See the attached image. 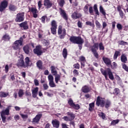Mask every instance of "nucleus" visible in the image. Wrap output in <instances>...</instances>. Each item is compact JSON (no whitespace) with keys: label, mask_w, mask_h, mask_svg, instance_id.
Listing matches in <instances>:
<instances>
[{"label":"nucleus","mask_w":128,"mask_h":128,"mask_svg":"<svg viewBox=\"0 0 128 128\" xmlns=\"http://www.w3.org/2000/svg\"><path fill=\"white\" fill-rule=\"evenodd\" d=\"M33 52L38 56H42L44 54V52L42 50V46L40 44L36 46L33 50Z\"/></svg>","instance_id":"1a4fd4ad"},{"label":"nucleus","mask_w":128,"mask_h":128,"mask_svg":"<svg viewBox=\"0 0 128 128\" xmlns=\"http://www.w3.org/2000/svg\"><path fill=\"white\" fill-rule=\"evenodd\" d=\"M48 16H42L41 18V22H42V24H46V18H47Z\"/></svg>","instance_id":"864d4df0"},{"label":"nucleus","mask_w":128,"mask_h":128,"mask_svg":"<svg viewBox=\"0 0 128 128\" xmlns=\"http://www.w3.org/2000/svg\"><path fill=\"white\" fill-rule=\"evenodd\" d=\"M77 24L78 28H82V22H80V21L78 20Z\"/></svg>","instance_id":"69168bd1"},{"label":"nucleus","mask_w":128,"mask_h":128,"mask_svg":"<svg viewBox=\"0 0 128 128\" xmlns=\"http://www.w3.org/2000/svg\"><path fill=\"white\" fill-rule=\"evenodd\" d=\"M74 68H76L77 70H80V64L77 63L73 65Z\"/></svg>","instance_id":"e2e57ef3"},{"label":"nucleus","mask_w":128,"mask_h":128,"mask_svg":"<svg viewBox=\"0 0 128 128\" xmlns=\"http://www.w3.org/2000/svg\"><path fill=\"white\" fill-rule=\"evenodd\" d=\"M71 16L73 20H78V18H82V14L78 12H74L72 14Z\"/></svg>","instance_id":"6ab92c4d"},{"label":"nucleus","mask_w":128,"mask_h":128,"mask_svg":"<svg viewBox=\"0 0 128 128\" xmlns=\"http://www.w3.org/2000/svg\"><path fill=\"white\" fill-rule=\"evenodd\" d=\"M2 120L4 124L6 122V116H10V106L6 108V110H2L0 112Z\"/></svg>","instance_id":"39448f33"},{"label":"nucleus","mask_w":128,"mask_h":128,"mask_svg":"<svg viewBox=\"0 0 128 128\" xmlns=\"http://www.w3.org/2000/svg\"><path fill=\"white\" fill-rule=\"evenodd\" d=\"M94 45L90 47V50L92 52L94 58H96L98 59V50L99 48L100 50H104V44L102 42H100L98 44V42H94V40H93Z\"/></svg>","instance_id":"f257e3e1"},{"label":"nucleus","mask_w":128,"mask_h":128,"mask_svg":"<svg viewBox=\"0 0 128 128\" xmlns=\"http://www.w3.org/2000/svg\"><path fill=\"white\" fill-rule=\"evenodd\" d=\"M119 14L122 18H124V12H122V10L119 12Z\"/></svg>","instance_id":"338daca9"},{"label":"nucleus","mask_w":128,"mask_h":128,"mask_svg":"<svg viewBox=\"0 0 128 128\" xmlns=\"http://www.w3.org/2000/svg\"><path fill=\"white\" fill-rule=\"evenodd\" d=\"M112 106V102L110 100H106L104 102V106H105V108L108 110V108H110Z\"/></svg>","instance_id":"cd10ccee"},{"label":"nucleus","mask_w":128,"mask_h":128,"mask_svg":"<svg viewBox=\"0 0 128 128\" xmlns=\"http://www.w3.org/2000/svg\"><path fill=\"white\" fill-rule=\"evenodd\" d=\"M24 90L20 89L18 90V96L19 98H22V96H24Z\"/></svg>","instance_id":"79ce46f5"},{"label":"nucleus","mask_w":128,"mask_h":128,"mask_svg":"<svg viewBox=\"0 0 128 128\" xmlns=\"http://www.w3.org/2000/svg\"><path fill=\"white\" fill-rule=\"evenodd\" d=\"M79 60L80 62H86V57L84 56H80L79 58Z\"/></svg>","instance_id":"8fccbe9b"},{"label":"nucleus","mask_w":128,"mask_h":128,"mask_svg":"<svg viewBox=\"0 0 128 128\" xmlns=\"http://www.w3.org/2000/svg\"><path fill=\"white\" fill-rule=\"evenodd\" d=\"M56 28H58V24L56 20H53L51 22L50 30L52 34H56Z\"/></svg>","instance_id":"9d476101"},{"label":"nucleus","mask_w":128,"mask_h":128,"mask_svg":"<svg viewBox=\"0 0 128 128\" xmlns=\"http://www.w3.org/2000/svg\"><path fill=\"white\" fill-rule=\"evenodd\" d=\"M95 24H96V27L97 28H100V27L102 26V24H100V23L99 22L98 20H96L95 22Z\"/></svg>","instance_id":"6e6d98bb"},{"label":"nucleus","mask_w":128,"mask_h":128,"mask_svg":"<svg viewBox=\"0 0 128 128\" xmlns=\"http://www.w3.org/2000/svg\"><path fill=\"white\" fill-rule=\"evenodd\" d=\"M82 92H84V94H86L90 92V88L88 87V86L86 85H85L82 88Z\"/></svg>","instance_id":"5701e85b"},{"label":"nucleus","mask_w":128,"mask_h":128,"mask_svg":"<svg viewBox=\"0 0 128 128\" xmlns=\"http://www.w3.org/2000/svg\"><path fill=\"white\" fill-rule=\"evenodd\" d=\"M58 34L59 36V38L64 40L66 35V28H62V26H59L58 27Z\"/></svg>","instance_id":"20e7f679"},{"label":"nucleus","mask_w":128,"mask_h":128,"mask_svg":"<svg viewBox=\"0 0 128 128\" xmlns=\"http://www.w3.org/2000/svg\"><path fill=\"white\" fill-rule=\"evenodd\" d=\"M42 0H39L38 2V8H42Z\"/></svg>","instance_id":"774afa93"},{"label":"nucleus","mask_w":128,"mask_h":128,"mask_svg":"<svg viewBox=\"0 0 128 128\" xmlns=\"http://www.w3.org/2000/svg\"><path fill=\"white\" fill-rule=\"evenodd\" d=\"M24 42V39L22 37L20 38L19 40H16L14 42L13 44L12 48L15 50H20V46H22V43Z\"/></svg>","instance_id":"423d86ee"},{"label":"nucleus","mask_w":128,"mask_h":128,"mask_svg":"<svg viewBox=\"0 0 128 128\" xmlns=\"http://www.w3.org/2000/svg\"><path fill=\"white\" fill-rule=\"evenodd\" d=\"M52 124L53 126V128H60V121H58V120L55 119L52 120Z\"/></svg>","instance_id":"aec40b11"},{"label":"nucleus","mask_w":128,"mask_h":128,"mask_svg":"<svg viewBox=\"0 0 128 128\" xmlns=\"http://www.w3.org/2000/svg\"><path fill=\"white\" fill-rule=\"evenodd\" d=\"M120 60L122 62H123V64H126V62H128V58H126V54H122L120 56Z\"/></svg>","instance_id":"bb28decb"},{"label":"nucleus","mask_w":128,"mask_h":128,"mask_svg":"<svg viewBox=\"0 0 128 128\" xmlns=\"http://www.w3.org/2000/svg\"><path fill=\"white\" fill-rule=\"evenodd\" d=\"M29 11L32 12L33 14V18H38V11L36 8H29Z\"/></svg>","instance_id":"2eb2a0df"},{"label":"nucleus","mask_w":128,"mask_h":128,"mask_svg":"<svg viewBox=\"0 0 128 128\" xmlns=\"http://www.w3.org/2000/svg\"><path fill=\"white\" fill-rule=\"evenodd\" d=\"M54 76H55V82L56 84H58V82L60 80V75L57 74Z\"/></svg>","instance_id":"4c0bfd02"},{"label":"nucleus","mask_w":128,"mask_h":128,"mask_svg":"<svg viewBox=\"0 0 128 128\" xmlns=\"http://www.w3.org/2000/svg\"><path fill=\"white\" fill-rule=\"evenodd\" d=\"M102 60L107 66H112V61L110 60V59L108 58L103 57Z\"/></svg>","instance_id":"412c9836"},{"label":"nucleus","mask_w":128,"mask_h":128,"mask_svg":"<svg viewBox=\"0 0 128 128\" xmlns=\"http://www.w3.org/2000/svg\"><path fill=\"white\" fill-rule=\"evenodd\" d=\"M100 12L103 16H106V10H104V7H102V6H100Z\"/></svg>","instance_id":"72a5a7b5"},{"label":"nucleus","mask_w":128,"mask_h":128,"mask_svg":"<svg viewBox=\"0 0 128 128\" xmlns=\"http://www.w3.org/2000/svg\"><path fill=\"white\" fill-rule=\"evenodd\" d=\"M42 116V114H38L32 120V124H38L40 118Z\"/></svg>","instance_id":"dca6fc26"},{"label":"nucleus","mask_w":128,"mask_h":128,"mask_svg":"<svg viewBox=\"0 0 128 128\" xmlns=\"http://www.w3.org/2000/svg\"><path fill=\"white\" fill-rule=\"evenodd\" d=\"M59 2V6L61 8H62L64 6V5L66 4V1L64 0H60Z\"/></svg>","instance_id":"603ef678"},{"label":"nucleus","mask_w":128,"mask_h":128,"mask_svg":"<svg viewBox=\"0 0 128 128\" xmlns=\"http://www.w3.org/2000/svg\"><path fill=\"white\" fill-rule=\"evenodd\" d=\"M62 55L63 58L66 60L68 58V49L66 48H64L62 52Z\"/></svg>","instance_id":"2f4dec72"},{"label":"nucleus","mask_w":128,"mask_h":128,"mask_svg":"<svg viewBox=\"0 0 128 128\" xmlns=\"http://www.w3.org/2000/svg\"><path fill=\"white\" fill-rule=\"evenodd\" d=\"M49 86L50 88H56V86L54 80L49 82Z\"/></svg>","instance_id":"37998d69"},{"label":"nucleus","mask_w":128,"mask_h":128,"mask_svg":"<svg viewBox=\"0 0 128 128\" xmlns=\"http://www.w3.org/2000/svg\"><path fill=\"white\" fill-rule=\"evenodd\" d=\"M38 87H36L32 90V96L34 98H36L38 96Z\"/></svg>","instance_id":"4be33fe9"},{"label":"nucleus","mask_w":128,"mask_h":128,"mask_svg":"<svg viewBox=\"0 0 128 128\" xmlns=\"http://www.w3.org/2000/svg\"><path fill=\"white\" fill-rule=\"evenodd\" d=\"M51 74H52V76H56L58 74V71H56V66H51Z\"/></svg>","instance_id":"c756f323"},{"label":"nucleus","mask_w":128,"mask_h":128,"mask_svg":"<svg viewBox=\"0 0 128 128\" xmlns=\"http://www.w3.org/2000/svg\"><path fill=\"white\" fill-rule=\"evenodd\" d=\"M8 96H9V94L8 92H0V98H6Z\"/></svg>","instance_id":"c9c22d12"},{"label":"nucleus","mask_w":128,"mask_h":128,"mask_svg":"<svg viewBox=\"0 0 128 128\" xmlns=\"http://www.w3.org/2000/svg\"><path fill=\"white\" fill-rule=\"evenodd\" d=\"M24 56H22L20 59L18 60L16 64L18 68H24Z\"/></svg>","instance_id":"4468645a"},{"label":"nucleus","mask_w":128,"mask_h":128,"mask_svg":"<svg viewBox=\"0 0 128 128\" xmlns=\"http://www.w3.org/2000/svg\"><path fill=\"white\" fill-rule=\"evenodd\" d=\"M66 114L68 116H64L62 118L64 120H66V122H72V120H74V118H76V116H74V114L72 112H68L66 113ZM70 116V117H68Z\"/></svg>","instance_id":"6e6552de"},{"label":"nucleus","mask_w":128,"mask_h":128,"mask_svg":"<svg viewBox=\"0 0 128 128\" xmlns=\"http://www.w3.org/2000/svg\"><path fill=\"white\" fill-rule=\"evenodd\" d=\"M94 108V102H92L89 104V108L88 110L90 112H92V110Z\"/></svg>","instance_id":"58836bf2"},{"label":"nucleus","mask_w":128,"mask_h":128,"mask_svg":"<svg viewBox=\"0 0 128 128\" xmlns=\"http://www.w3.org/2000/svg\"><path fill=\"white\" fill-rule=\"evenodd\" d=\"M88 6H90V4H86L84 8V12L86 14H88Z\"/></svg>","instance_id":"e433bc0d"},{"label":"nucleus","mask_w":128,"mask_h":128,"mask_svg":"<svg viewBox=\"0 0 128 128\" xmlns=\"http://www.w3.org/2000/svg\"><path fill=\"white\" fill-rule=\"evenodd\" d=\"M48 82H52L54 81V76L52 74H49L48 76Z\"/></svg>","instance_id":"4d7b16f0"},{"label":"nucleus","mask_w":128,"mask_h":128,"mask_svg":"<svg viewBox=\"0 0 128 128\" xmlns=\"http://www.w3.org/2000/svg\"><path fill=\"white\" fill-rule=\"evenodd\" d=\"M86 26H92V28H94V24L90 22H86Z\"/></svg>","instance_id":"13d9d810"},{"label":"nucleus","mask_w":128,"mask_h":128,"mask_svg":"<svg viewBox=\"0 0 128 128\" xmlns=\"http://www.w3.org/2000/svg\"><path fill=\"white\" fill-rule=\"evenodd\" d=\"M24 20V13H18L16 15L15 22H22Z\"/></svg>","instance_id":"9b49d317"},{"label":"nucleus","mask_w":128,"mask_h":128,"mask_svg":"<svg viewBox=\"0 0 128 128\" xmlns=\"http://www.w3.org/2000/svg\"><path fill=\"white\" fill-rule=\"evenodd\" d=\"M122 68H123V70H126V72H128V66H126V63L122 64Z\"/></svg>","instance_id":"49530a36"},{"label":"nucleus","mask_w":128,"mask_h":128,"mask_svg":"<svg viewBox=\"0 0 128 128\" xmlns=\"http://www.w3.org/2000/svg\"><path fill=\"white\" fill-rule=\"evenodd\" d=\"M59 12H60L61 16L65 20H66V22H68V14H66V10H64L62 9V8H59Z\"/></svg>","instance_id":"ddd939ff"},{"label":"nucleus","mask_w":128,"mask_h":128,"mask_svg":"<svg viewBox=\"0 0 128 128\" xmlns=\"http://www.w3.org/2000/svg\"><path fill=\"white\" fill-rule=\"evenodd\" d=\"M94 12L96 16H100V12H98V5L94 4Z\"/></svg>","instance_id":"f704fd0d"},{"label":"nucleus","mask_w":128,"mask_h":128,"mask_svg":"<svg viewBox=\"0 0 128 128\" xmlns=\"http://www.w3.org/2000/svg\"><path fill=\"white\" fill-rule=\"evenodd\" d=\"M25 62L26 64H24V68H28V66H30V58L26 57L25 58Z\"/></svg>","instance_id":"393cba45"},{"label":"nucleus","mask_w":128,"mask_h":128,"mask_svg":"<svg viewBox=\"0 0 128 128\" xmlns=\"http://www.w3.org/2000/svg\"><path fill=\"white\" fill-rule=\"evenodd\" d=\"M25 94H26V96H29V97L32 96V93H30V91H28V90L26 91Z\"/></svg>","instance_id":"680f3d73"},{"label":"nucleus","mask_w":128,"mask_h":128,"mask_svg":"<svg viewBox=\"0 0 128 128\" xmlns=\"http://www.w3.org/2000/svg\"><path fill=\"white\" fill-rule=\"evenodd\" d=\"M8 8L10 12H16L18 8H16V6L15 5L10 4L9 5Z\"/></svg>","instance_id":"c85d7f7f"},{"label":"nucleus","mask_w":128,"mask_h":128,"mask_svg":"<svg viewBox=\"0 0 128 128\" xmlns=\"http://www.w3.org/2000/svg\"><path fill=\"white\" fill-rule=\"evenodd\" d=\"M8 2L6 0H4L0 3V12H4L6 10V8H8Z\"/></svg>","instance_id":"f8f14e48"},{"label":"nucleus","mask_w":128,"mask_h":128,"mask_svg":"<svg viewBox=\"0 0 128 128\" xmlns=\"http://www.w3.org/2000/svg\"><path fill=\"white\" fill-rule=\"evenodd\" d=\"M69 40L72 42V44H80L84 42V39L82 38V37L80 36H72L70 38Z\"/></svg>","instance_id":"7ed1b4c3"},{"label":"nucleus","mask_w":128,"mask_h":128,"mask_svg":"<svg viewBox=\"0 0 128 128\" xmlns=\"http://www.w3.org/2000/svg\"><path fill=\"white\" fill-rule=\"evenodd\" d=\"M23 50L26 54H30V46L26 44L23 47Z\"/></svg>","instance_id":"a878e982"},{"label":"nucleus","mask_w":128,"mask_h":128,"mask_svg":"<svg viewBox=\"0 0 128 128\" xmlns=\"http://www.w3.org/2000/svg\"><path fill=\"white\" fill-rule=\"evenodd\" d=\"M43 88H44V90H48V84L45 83L44 84H43Z\"/></svg>","instance_id":"bf43d9fd"},{"label":"nucleus","mask_w":128,"mask_h":128,"mask_svg":"<svg viewBox=\"0 0 128 128\" xmlns=\"http://www.w3.org/2000/svg\"><path fill=\"white\" fill-rule=\"evenodd\" d=\"M104 98H102L100 96H98L96 100V106L104 108Z\"/></svg>","instance_id":"0eeeda50"},{"label":"nucleus","mask_w":128,"mask_h":128,"mask_svg":"<svg viewBox=\"0 0 128 128\" xmlns=\"http://www.w3.org/2000/svg\"><path fill=\"white\" fill-rule=\"evenodd\" d=\"M120 56V51H115V52L114 54L113 58L114 60H116L118 58V56Z\"/></svg>","instance_id":"473e14b6"},{"label":"nucleus","mask_w":128,"mask_h":128,"mask_svg":"<svg viewBox=\"0 0 128 128\" xmlns=\"http://www.w3.org/2000/svg\"><path fill=\"white\" fill-rule=\"evenodd\" d=\"M68 104H69V106H71V108L74 106V100H72L70 98L68 100Z\"/></svg>","instance_id":"09e8293b"},{"label":"nucleus","mask_w":128,"mask_h":128,"mask_svg":"<svg viewBox=\"0 0 128 128\" xmlns=\"http://www.w3.org/2000/svg\"><path fill=\"white\" fill-rule=\"evenodd\" d=\"M2 40H4V42H10V36L8 34H6L3 36Z\"/></svg>","instance_id":"b1692460"},{"label":"nucleus","mask_w":128,"mask_h":128,"mask_svg":"<svg viewBox=\"0 0 128 128\" xmlns=\"http://www.w3.org/2000/svg\"><path fill=\"white\" fill-rule=\"evenodd\" d=\"M73 74L74 76H80V72H78V70L75 69L73 70Z\"/></svg>","instance_id":"c03bdc74"},{"label":"nucleus","mask_w":128,"mask_h":128,"mask_svg":"<svg viewBox=\"0 0 128 128\" xmlns=\"http://www.w3.org/2000/svg\"><path fill=\"white\" fill-rule=\"evenodd\" d=\"M36 64L37 66V68L39 70H42V61L40 60H38L36 63Z\"/></svg>","instance_id":"7c9ffc66"},{"label":"nucleus","mask_w":128,"mask_h":128,"mask_svg":"<svg viewBox=\"0 0 128 128\" xmlns=\"http://www.w3.org/2000/svg\"><path fill=\"white\" fill-rule=\"evenodd\" d=\"M116 28L118 30H122V26L120 23L117 24Z\"/></svg>","instance_id":"5fc2aeb1"},{"label":"nucleus","mask_w":128,"mask_h":128,"mask_svg":"<svg viewBox=\"0 0 128 128\" xmlns=\"http://www.w3.org/2000/svg\"><path fill=\"white\" fill-rule=\"evenodd\" d=\"M44 6H45L46 8L48 10L52 6V3L50 0H44Z\"/></svg>","instance_id":"f3484780"},{"label":"nucleus","mask_w":128,"mask_h":128,"mask_svg":"<svg viewBox=\"0 0 128 128\" xmlns=\"http://www.w3.org/2000/svg\"><path fill=\"white\" fill-rule=\"evenodd\" d=\"M102 74L106 78H108H108L112 80H114V74H112V70L110 68H107L106 70L104 68H101L100 70Z\"/></svg>","instance_id":"f03ea898"},{"label":"nucleus","mask_w":128,"mask_h":128,"mask_svg":"<svg viewBox=\"0 0 128 128\" xmlns=\"http://www.w3.org/2000/svg\"><path fill=\"white\" fill-rule=\"evenodd\" d=\"M18 26L20 28H23L24 30H28V22L26 21L18 24Z\"/></svg>","instance_id":"a211bd4d"},{"label":"nucleus","mask_w":128,"mask_h":128,"mask_svg":"<svg viewBox=\"0 0 128 128\" xmlns=\"http://www.w3.org/2000/svg\"><path fill=\"white\" fill-rule=\"evenodd\" d=\"M98 116L102 118V120H104L106 118V114L102 112H100L98 114Z\"/></svg>","instance_id":"a18cd8bd"},{"label":"nucleus","mask_w":128,"mask_h":128,"mask_svg":"<svg viewBox=\"0 0 128 128\" xmlns=\"http://www.w3.org/2000/svg\"><path fill=\"white\" fill-rule=\"evenodd\" d=\"M118 44L120 46H126V44H128V42L124 40H121Z\"/></svg>","instance_id":"052dcab7"},{"label":"nucleus","mask_w":128,"mask_h":128,"mask_svg":"<svg viewBox=\"0 0 128 128\" xmlns=\"http://www.w3.org/2000/svg\"><path fill=\"white\" fill-rule=\"evenodd\" d=\"M120 122V120L117 119L116 120H113L110 123V126H116V124H118Z\"/></svg>","instance_id":"ea45409f"},{"label":"nucleus","mask_w":128,"mask_h":128,"mask_svg":"<svg viewBox=\"0 0 128 128\" xmlns=\"http://www.w3.org/2000/svg\"><path fill=\"white\" fill-rule=\"evenodd\" d=\"M72 108L74 110H80V106L78 104H74Z\"/></svg>","instance_id":"de8ad7c7"},{"label":"nucleus","mask_w":128,"mask_h":128,"mask_svg":"<svg viewBox=\"0 0 128 128\" xmlns=\"http://www.w3.org/2000/svg\"><path fill=\"white\" fill-rule=\"evenodd\" d=\"M110 66L111 68H112V70L116 68H118V64L116 62H113L112 65L111 64V65H110Z\"/></svg>","instance_id":"3c124183"},{"label":"nucleus","mask_w":128,"mask_h":128,"mask_svg":"<svg viewBox=\"0 0 128 128\" xmlns=\"http://www.w3.org/2000/svg\"><path fill=\"white\" fill-rule=\"evenodd\" d=\"M120 89L118 88H116L114 90V92H113L114 94H115L116 96H120Z\"/></svg>","instance_id":"a19ab883"},{"label":"nucleus","mask_w":128,"mask_h":128,"mask_svg":"<svg viewBox=\"0 0 128 128\" xmlns=\"http://www.w3.org/2000/svg\"><path fill=\"white\" fill-rule=\"evenodd\" d=\"M34 84L36 86H40V83L38 82V79H34Z\"/></svg>","instance_id":"0e129e2a"}]
</instances>
